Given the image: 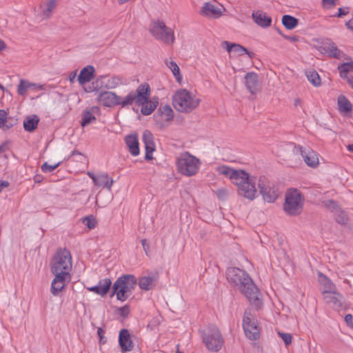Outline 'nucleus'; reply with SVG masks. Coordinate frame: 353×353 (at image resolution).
Segmentation results:
<instances>
[{
  "label": "nucleus",
  "mask_w": 353,
  "mask_h": 353,
  "mask_svg": "<svg viewBox=\"0 0 353 353\" xmlns=\"http://www.w3.org/2000/svg\"><path fill=\"white\" fill-rule=\"evenodd\" d=\"M72 268L70 252L67 249L58 250L50 263L51 272L54 276L51 283L50 292L54 296H58L70 281Z\"/></svg>",
  "instance_id": "nucleus-1"
},
{
  "label": "nucleus",
  "mask_w": 353,
  "mask_h": 353,
  "mask_svg": "<svg viewBox=\"0 0 353 353\" xmlns=\"http://www.w3.org/2000/svg\"><path fill=\"white\" fill-rule=\"evenodd\" d=\"M226 276L228 282L238 287L256 310L263 307L262 295L248 274L238 268H230Z\"/></svg>",
  "instance_id": "nucleus-2"
},
{
  "label": "nucleus",
  "mask_w": 353,
  "mask_h": 353,
  "mask_svg": "<svg viewBox=\"0 0 353 353\" xmlns=\"http://www.w3.org/2000/svg\"><path fill=\"white\" fill-rule=\"evenodd\" d=\"M217 172L225 176H229L232 183L238 186L239 194L250 200L256 197V189L254 182L250 174L243 170H233L223 165L216 168Z\"/></svg>",
  "instance_id": "nucleus-3"
},
{
  "label": "nucleus",
  "mask_w": 353,
  "mask_h": 353,
  "mask_svg": "<svg viewBox=\"0 0 353 353\" xmlns=\"http://www.w3.org/2000/svg\"><path fill=\"white\" fill-rule=\"evenodd\" d=\"M150 87L146 83L139 85L135 91L130 92V94L134 97L132 105L134 103L137 106H141V112L143 115H150L159 103L158 97L150 99Z\"/></svg>",
  "instance_id": "nucleus-4"
},
{
  "label": "nucleus",
  "mask_w": 353,
  "mask_h": 353,
  "mask_svg": "<svg viewBox=\"0 0 353 353\" xmlns=\"http://www.w3.org/2000/svg\"><path fill=\"white\" fill-rule=\"evenodd\" d=\"M137 282L136 277L132 274H124L119 277L112 285V296L115 294L119 301H126L132 294Z\"/></svg>",
  "instance_id": "nucleus-5"
},
{
  "label": "nucleus",
  "mask_w": 353,
  "mask_h": 353,
  "mask_svg": "<svg viewBox=\"0 0 353 353\" xmlns=\"http://www.w3.org/2000/svg\"><path fill=\"white\" fill-rule=\"evenodd\" d=\"M199 103V99L185 89L177 90L172 97L173 106L181 112H190Z\"/></svg>",
  "instance_id": "nucleus-6"
},
{
  "label": "nucleus",
  "mask_w": 353,
  "mask_h": 353,
  "mask_svg": "<svg viewBox=\"0 0 353 353\" xmlns=\"http://www.w3.org/2000/svg\"><path fill=\"white\" fill-rule=\"evenodd\" d=\"M304 196L297 189H290L285 194L283 209L290 216L300 214L303 208Z\"/></svg>",
  "instance_id": "nucleus-7"
},
{
  "label": "nucleus",
  "mask_w": 353,
  "mask_h": 353,
  "mask_svg": "<svg viewBox=\"0 0 353 353\" xmlns=\"http://www.w3.org/2000/svg\"><path fill=\"white\" fill-rule=\"evenodd\" d=\"M199 160L188 152L181 153L176 158L178 171L187 176L196 174L199 170Z\"/></svg>",
  "instance_id": "nucleus-8"
},
{
  "label": "nucleus",
  "mask_w": 353,
  "mask_h": 353,
  "mask_svg": "<svg viewBox=\"0 0 353 353\" xmlns=\"http://www.w3.org/2000/svg\"><path fill=\"white\" fill-rule=\"evenodd\" d=\"M134 97L129 92L125 97L117 95L115 92L111 91H104L101 92L97 101L103 106L112 108L120 105L122 108H126L132 105V101Z\"/></svg>",
  "instance_id": "nucleus-9"
},
{
  "label": "nucleus",
  "mask_w": 353,
  "mask_h": 353,
  "mask_svg": "<svg viewBox=\"0 0 353 353\" xmlns=\"http://www.w3.org/2000/svg\"><path fill=\"white\" fill-rule=\"evenodd\" d=\"M150 34L157 40L170 44L174 42V30L165 26L162 21H152L149 26Z\"/></svg>",
  "instance_id": "nucleus-10"
},
{
  "label": "nucleus",
  "mask_w": 353,
  "mask_h": 353,
  "mask_svg": "<svg viewBox=\"0 0 353 353\" xmlns=\"http://www.w3.org/2000/svg\"><path fill=\"white\" fill-rule=\"evenodd\" d=\"M203 342L206 347L212 352L219 351L224 343L223 338L219 330L215 326L209 327L202 332Z\"/></svg>",
  "instance_id": "nucleus-11"
},
{
  "label": "nucleus",
  "mask_w": 353,
  "mask_h": 353,
  "mask_svg": "<svg viewBox=\"0 0 353 353\" xmlns=\"http://www.w3.org/2000/svg\"><path fill=\"white\" fill-rule=\"evenodd\" d=\"M258 188L263 199L268 203H273L279 196V192L274 183L264 176H260L258 181Z\"/></svg>",
  "instance_id": "nucleus-12"
},
{
  "label": "nucleus",
  "mask_w": 353,
  "mask_h": 353,
  "mask_svg": "<svg viewBox=\"0 0 353 353\" xmlns=\"http://www.w3.org/2000/svg\"><path fill=\"white\" fill-rule=\"evenodd\" d=\"M243 327L246 336L250 340H256L259 337V328L256 325V321L251 314L250 310L244 312L243 319Z\"/></svg>",
  "instance_id": "nucleus-13"
},
{
  "label": "nucleus",
  "mask_w": 353,
  "mask_h": 353,
  "mask_svg": "<svg viewBox=\"0 0 353 353\" xmlns=\"http://www.w3.org/2000/svg\"><path fill=\"white\" fill-rule=\"evenodd\" d=\"M294 154H300L305 163L310 167H316L319 164L317 154L311 148H303L301 146H294Z\"/></svg>",
  "instance_id": "nucleus-14"
},
{
  "label": "nucleus",
  "mask_w": 353,
  "mask_h": 353,
  "mask_svg": "<svg viewBox=\"0 0 353 353\" xmlns=\"http://www.w3.org/2000/svg\"><path fill=\"white\" fill-rule=\"evenodd\" d=\"M323 299L326 303L334 310H340L343 305V296L336 291L324 290Z\"/></svg>",
  "instance_id": "nucleus-15"
},
{
  "label": "nucleus",
  "mask_w": 353,
  "mask_h": 353,
  "mask_svg": "<svg viewBox=\"0 0 353 353\" xmlns=\"http://www.w3.org/2000/svg\"><path fill=\"white\" fill-rule=\"evenodd\" d=\"M224 10L225 8L221 5L217 7L210 2H205L203 3L199 14L203 17L216 19L222 15Z\"/></svg>",
  "instance_id": "nucleus-16"
},
{
  "label": "nucleus",
  "mask_w": 353,
  "mask_h": 353,
  "mask_svg": "<svg viewBox=\"0 0 353 353\" xmlns=\"http://www.w3.org/2000/svg\"><path fill=\"white\" fill-rule=\"evenodd\" d=\"M119 344L121 347L122 352L132 351L134 345L131 339L130 332L126 329H122L119 332Z\"/></svg>",
  "instance_id": "nucleus-17"
},
{
  "label": "nucleus",
  "mask_w": 353,
  "mask_h": 353,
  "mask_svg": "<svg viewBox=\"0 0 353 353\" xmlns=\"http://www.w3.org/2000/svg\"><path fill=\"white\" fill-rule=\"evenodd\" d=\"M142 139L145 145V158L147 160L152 159V154L155 150V144L154 142L153 135L149 130H145L143 133Z\"/></svg>",
  "instance_id": "nucleus-18"
},
{
  "label": "nucleus",
  "mask_w": 353,
  "mask_h": 353,
  "mask_svg": "<svg viewBox=\"0 0 353 353\" xmlns=\"http://www.w3.org/2000/svg\"><path fill=\"white\" fill-rule=\"evenodd\" d=\"M45 90L44 85L31 83L26 79H21L17 87V93L21 96H26L28 90Z\"/></svg>",
  "instance_id": "nucleus-19"
},
{
  "label": "nucleus",
  "mask_w": 353,
  "mask_h": 353,
  "mask_svg": "<svg viewBox=\"0 0 353 353\" xmlns=\"http://www.w3.org/2000/svg\"><path fill=\"white\" fill-rule=\"evenodd\" d=\"M111 285V280L105 278L100 280L97 285L88 287L87 290L101 296H105L110 290Z\"/></svg>",
  "instance_id": "nucleus-20"
},
{
  "label": "nucleus",
  "mask_w": 353,
  "mask_h": 353,
  "mask_svg": "<svg viewBox=\"0 0 353 353\" xmlns=\"http://www.w3.org/2000/svg\"><path fill=\"white\" fill-rule=\"evenodd\" d=\"M245 83L248 91L254 94L258 90V75L255 72H250L245 76Z\"/></svg>",
  "instance_id": "nucleus-21"
},
{
  "label": "nucleus",
  "mask_w": 353,
  "mask_h": 353,
  "mask_svg": "<svg viewBox=\"0 0 353 353\" xmlns=\"http://www.w3.org/2000/svg\"><path fill=\"white\" fill-rule=\"evenodd\" d=\"M125 144L129 152L132 156H137L139 154V146L137 134H129L125 138Z\"/></svg>",
  "instance_id": "nucleus-22"
},
{
  "label": "nucleus",
  "mask_w": 353,
  "mask_h": 353,
  "mask_svg": "<svg viewBox=\"0 0 353 353\" xmlns=\"http://www.w3.org/2000/svg\"><path fill=\"white\" fill-rule=\"evenodd\" d=\"M94 68L92 65H87L83 68L78 77V81L80 85H83L85 83L91 81L94 77Z\"/></svg>",
  "instance_id": "nucleus-23"
},
{
  "label": "nucleus",
  "mask_w": 353,
  "mask_h": 353,
  "mask_svg": "<svg viewBox=\"0 0 353 353\" xmlns=\"http://www.w3.org/2000/svg\"><path fill=\"white\" fill-rule=\"evenodd\" d=\"M252 17L254 22L263 28L269 27L272 22L271 17L262 11L253 12Z\"/></svg>",
  "instance_id": "nucleus-24"
},
{
  "label": "nucleus",
  "mask_w": 353,
  "mask_h": 353,
  "mask_svg": "<svg viewBox=\"0 0 353 353\" xmlns=\"http://www.w3.org/2000/svg\"><path fill=\"white\" fill-rule=\"evenodd\" d=\"M100 109L97 106H93L88 110L83 112L82 116L81 125L85 126L96 121L94 114L99 113Z\"/></svg>",
  "instance_id": "nucleus-25"
},
{
  "label": "nucleus",
  "mask_w": 353,
  "mask_h": 353,
  "mask_svg": "<svg viewBox=\"0 0 353 353\" xmlns=\"http://www.w3.org/2000/svg\"><path fill=\"white\" fill-rule=\"evenodd\" d=\"M157 282V276H143L139 280V285L141 290L148 291L154 288Z\"/></svg>",
  "instance_id": "nucleus-26"
},
{
  "label": "nucleus",
  "mask_w": 353,
  "mask_h": 353,
  "mask_svg": "<svg viewBox=\"0 0 353 353\" xmlns=\"http://www.w3.org/2000/svg\"><path fill=\"white\" fill-rule=\"evenodd\" d=\"M57 0H47L41 4V15L44 19H48L52 15V12L57 7Z\"/></svg>",
  "instance_id": "nucleus-27"
},
{
  "label": "nucleus",
  "mask_w": 353,
  "mask_h": 353,
  "mask_svg": "<svg viewBox=\"0 0 353 353\" xmlns=\"http://www.w3.org/2000/svg\"><path fill=\"white\" fill-rule=\"evenodd\" d=\"M321 48L329 57L336 59L340 58L341 51L338 49L336 44L331 41H326Z\"/></svg>",
  "instance_id": "nucleus-28"
},
{
  "label": "nucleus",
  "mask_w": 353,
  "mask_h": 353,
  "mask_svg": "<svg viewBox=\"0 0 353 353\" xmlns=\"http://www.w3.org/2000/svg\"><path fill=\"white\" fill-rule=\"evenodd\" d=\"M39 119L37 115H32L25 119L23 121V127L25 130L28 132H32L38 125Z\"/></svg>",
  "instance_id": "nucleus-29"
},
{
  "label": "nucleus",
  "mask_w": 353,
  "mask_h": 353,
  "mask_svg": "<svg viewBox=\"0 0 353 353\" xmlns=\"http://www.w3.org/2000/svg\"><path fill=\"white\" fill-rule=\"evenodd\" d=\"M335 221L341 225H345L349 221V216L347 212L342 208L333 215Z\"/></svg>",
  "instance_id": "nucleus-30"
},
{
  "label": "nucleus",
  "mask_w": 353,
  "mask_h": 353,
  "mask_svg": "<svg viewBox=\"0 0 353 353\" xmlns=\"http://www.w3.org/2000/svg\"><path fill=\"white\" fill-rule=\"evenodd\" d=\"M337 101L340 112H350L352 111V104L345 96H339Z\"/></svg>",
  "instance_id": "nucleus-31"
},
{
  "label": "nucleus",
  "mask_w": 353,
  "mask_h": 353,
  "mask_svg": "<svg viewBox=\"0 0 353 353\" xmlns=\"http://www.w3.org/2000/svg\"><path fill=\"white\" fill-rule=\"evenodd\" d=\"M283 25L288 30L295 28L298 25V19L290 15L285 14L282 18Z\"/></svg>",
  "instance_id": "nucleus-32"
},
{
  "label": "nucleus",
  "mask_w": 353,
  "mask_h": 353,
  "mask_svg": "<svg viewBox=\"0 0 353 353\" xmlns=\"http://www.w3.org/2000/svg\"><path fill=\"white\" fill-rule=\"evenodd\" d=\"M122 83V79L117 76L109 77L105 83L104 87L108 90L114 89Z\"/></svg>",
  "instance_id": "nucleus-33"
},
{
  "label": "nucleus",
  "mask_w": 353,
  "mask_h": 353,
  "mask_svg": "<svg viewBox=\"0 0 353 353\" xmlns=\"http://www.w3.org/2000/svg\"><path fill=\"white\" fill-rule=\"evenodd\" d=\"M165 64L167 65L168 68L171 70V71L173 73V75L175 77L177 81H179L181 79V77L180 75L179 68L176 63L172 60L166 59L165 61Z\"/></svg>",
  "instance_id": "nucleus-34"
},
{
  "label": "nucleus",
  "mask_w": 353,
  "mask_h": 353,
  "mask_svg": "<svg viewBox=\"0 0 353 353\" xmlns=\"http://www.w3.org/2000/svg\"><path fill=\"white\" fill-rule=\"evenodd\" d=\"M159 110L161 111V115L164 121H170L173 119L174 112L170 105H165L160 108Z\"/></svg>",
  "instance_id": "nucleus-35"
},
{
  "label": "nucleus",
  "mask_w": 353,
  "mask_h": 353,
  "mask_svg": "<svg viewBox=\"0 0 353 353\" xmlns=\"http://www.w3.org/2000/svg\"><path fill=\"white\" fill-rule=\"evenodd\" d=\"M338 69L341 78L348 77H350L348 72L353 71V61L343 63L338 67Z\"/></svg>",
  "instance_id": "nucleus-36"
},
{
  "label": "nucleus",
  "mask_w": 353,
  "mask_h": 353,
  "mask_svg": "<svg viewBox=\"0 0 353 353\" xmlns=\"http://www.w3.org/2000/svg\"><path fill=\"white\" fill-rule=\"evenodd\" d=\"M322 204L326 209L330 211L333 215L336 211H339L341 208L338 202L332 199L323 201Z\"/></svg>",
  "instance_id": "nucleus-37"
},
{
  "label": "nucleus",
  "mask_w": 353,
  "mask_h": 353,
  "mask_svg": "<svg viewBox=\"0 0 353 353\" xmlns=\"http://www.w3.org/2000/svg\"><path fill=\"white\" fill-rule=\"evenodd\" d=\"M306 77L310 82L314 86L321 85V79L319 74L315 70L306 72Z\"/></svg>",
  "instance_id": "nucleus-38"
},
{
  "label": "nucleus",
  "mask_w": 353,
  "mask_h": 353,
  "mask_svg": "<svg viewBox=\"0 0 353 353\" xmlns=\"http://www.w3.org/2000/svg\"><path fill=\"white\" fill-rule=\"evenodd\" d=\"M12 125H8L7 121V112L4 110H0V128L3 130H8Z\"/></svg>",
  "instance_id": "nucleus-39"
},
{
  "label": "nucleus",
  "mask_w": 353,
  "mask_h": 353,
  "mask_svg": "<svg viewBox=\"0 0 353 353\" xmlns=\"http://www.w3.org/2000/svg\"><path fill=\"white\" fill-rule=\"evenodd\" d=\"M238 55H242L243 54H247L250 58L252 56V53L248 51L246 48L243 47L239 44L234 43L233 46V52Z\"/></svg>",
  "instance_id": "nucleus-40"
},
{
  "label": "nucleus",
  "mask_w": 353,
  "mask_h": 353,
  "mask_svg": "<svg viewBox=\"0 0 353 353\" xmlns=\"http://www.w3.org/2000/svg\"><path fill=\"white\" fill-rule=\"evenodd\" d=\"M59 164H60V163L59 162L54 165H50L47 162H46L41 165V169L42 172H46V173L52 172L59 165Z\"/></svg>",
  "instance_id": "nucleus-41"
},
{
  "label": "nucleus",
  "mask_w": 353,
  "mask_h": 353,
  "mask_svg": "<svg viewBox=\"0 0 353 353\" xmlns=\"http://www.w3.org/2000/svg\"><path fill=\"white\" fill-rule=\"evenodd\" d=\"M83 223L89 228L94 229L96 227L97 221L93 216L85 217Z\"/></svg>",
  "instance_id": "nucleus-42"
},
{
  "label": "nucleus",
  "mask_w": 353,
  "mask_h": 353,
  "mask_svg": "<svg viewBox=\"0 0 353 353\" xmlns=\"http://www.w3.org/2000/svg\"><path fill=\"white\" fill-rule=\"evenodd\" d=\"M278 334L283 339L286 346L292 343V336L291 334L279 332Z\"/></svg>",
  "instance_id": "nucleus-43"
},
{
  "label": "nucleus",
  "mask_w": 353,
  "mask_h": 353,
  "mask_svg": "<svg viewBox=\"0 0 353 353\" xmlns=\"http://www.w3.org/2000/svg\"><path fill=\"white\" fill-rule=\"evenodd\" d=\"M117 313L123 318H126L130 314V307L128 305H125L123 307L117 309Z\"/></svg>",
  "instance_id": "nucleus-44"
},
{
  "label": "nucleus",
  "mask_w": 353,
  "mask_h": 353,
  "mask_svg": "<svg viewBox=\"0 0 353 353\" xmlns=\"http://www.w3.org/2000/svg\"><path fill=\"white\" fill-rule=\"evenodd\" d=\"M108 175L107 174H102L97 176V181H95V185L97 186H104L105 182L108 181Z\"/></svg>",
  "instance_id": "nucleus-45"
},
{
  "label": "nucleus",
  "mask_w": 353,
  "mask_h": 353,
  "mask_svg": "<svg viewBox=\"0 0 353 353\" xmlns=\"http://www.w3.org/2000/svg\"><path fill=\"white\" fill-rule=\"evenodd\" d=\"M323 284L325 287L326 288L325 290L328 291H334L335 285L331 281L330 279H329L327 277L324 276L323 280Z\"/></svg>",
  "instance_id": "nucleus-46"
},
{
  "label": "nucleus",
  "mask_w": 353,
  "mask_h": 353,
  "mask_svg": "<svg viewBox=\"0 0 353 353\" xmlns=\"http://www.w3.org/2000/svg\"><path fill=\"white\" fill-rule=\"evenodd\" d=\"M97 334L99 337L100 343L104 344L106 342V339L104 338L105 331L101 327H99L97 330Z\"/></svg>",
  "instance_id": "nucleus-47"
},
{
  "label": "nucleus",
  "mask_w": 353,
  "mask_h": 353,
  "mask_svg": "<svg viewBox=\"0 0 353 353\" xmlns=\"http://www.w3.org/2000/svg\"><path fill=\"white\" fill-rule=\"evenodd\" d=\"M283 36L284 38H285L286 39H288L290 41L293 42V43L299 41V37L296 36V35H292V36L283 35Z\"/></svg>",
  "instance_id": "nucleus-48"
},
{
  "label": "nucleus",
  "mask_w": 353,
  "mask_h": 353,
  "mask_svg": "<svg viewBox=\"0 0 353 353\" xmlns=\"http://www.w3.org/2000/svg\"><path fill=\"white\" fill-rule=\"evenodd\" d=\"M141 244H142L143 248L145 254H148V250L150 248V245L148 243L147 240L146 239H142L141 240Z\"/></svg>",
  "instance_id": "nucleus-49"
},
{
  "label": "nucleus",
  "mask_w": 353,
  "mask_h": 353,
  "mask_svg": "<svg viewBox=\"0 0 353 353\" xmlns=\"http://www.w3.org/2000/svg\"><path fill=\"white\" fill-rule=\"evenodd\" d=\"M345 321L347 325H352L353 324V316L352 314H348L345 316Z\"/></svg>",
  "instance_id": "nucleus-50"
},
{
  "label": "nucleus",
  "mask_w": 353,
  "mask_h": 353,
  "mask_svg": "<svg viewBox=\"0 0 353 353\" xmlns=\"http://www.w3.org/2000/svg\"><path fill=\"white\" fill-rule=\"evenodd\" d=\"M348 13L347 8H340L339 9V13L336 15L338 17H341Z\"/></svg>",
  "instance_id": "nucleus-51"
},
{
  "label": "nucleus",
  "mask_w": 353,
  "mask_h": 353,
  "mask_svg": "<svg viewBox=\"0 0 353 353\" xmlns=\"http://www.w3.org/2000/svg\"><path fill=\"white\" fill-rule=\"evenodd\" d=\"M224 45L226 46V50L229 52H233V46L234 43H230L229 41H224Z\"/></svg>",
  "instance_id": "nucleus-52"
},
{
  "label": "nucleus",
  "mask_w": 353,
  "mask_h": 353,
  "mask_svg": "<svg viewBox=\"0 0 353 353\" xmlns=\"http://www.w3.org/2000/svg\"><path fill=\"white\" fill-rule=\"evenodd\" d=\"M337 0H322L324 6H334L336 3Z\"/></svg>",
  "instance_id": "nucleus-53"
},
{
  "label": "nucleus",
  "mask_w": 353,
  "mask_h": 353,
  "mask_svg": "<svg viewBox=\"0 0 353 353\" xmlns=\"http://www.w3.org/2000/svg\"><path fill=\"white\" fill-rule=\"evenodd\" d=\"M113 183H114L113 179H110L108 177V181L105 182V183L103 187H105L108 190H111V187H112Z\"/></svg>",
  "instance_id": "nucleus-54"
},
{
  "label": "nucleus",
  "mask_w": 353,
  "mask_h": 353,
  "mask_svg": "<svg viewBox=\"0 0 353 353\" xmlns=\"http://www.w3.org/2000/svg\"><path fill=\"white\" fill-rule=\"evenodd\" d=\"M343 79H346L347 83L353 89V76L348 77H344Z\"/></svg>",
  "instance_id": "nucleus-55"
},
{
  "label": "nucleus",
  "mask_w": 353,
  "mask_h": 353,
  "mask_svg": "<svg viewBox=\"0 0 353 353\" xmlns=\"http://www.w3.org/2000/svg\"><path fill=\"white\" fill-rule=\"evenodd\" d=\"M8 185H9V183L8 181H0V192H1L3 188H7L8 186Z\"/></svg>",
  "instance_id": "nucleus-56"
},
{
  "label": "nucleus",
  "mask_w": 353,
  "mask_h": 353,
  "mask_svg": "<svg viewBox=\"0 0 353 353\" xmlns=\"http://www.w3.org/2000/svg\"><path fill=\"white\" fill-rule=\"evenodd\" d=\"M76 71L70 73V74L69 75V80L71 83H73L75 78H76Z\"/></svg>",
  "instance_id": "nucleus-57"
},
{
  "label": "nucleus",
  "mask_w": 353,
  "mask_h": 353,
  "mask_svg": "<svg viewBox=\"0 0 353 353\" xmlns=\"http://www.w3.org/2000/svg\"><path fill=\"white\" fill-rule=\"evenodd\" d=\"M346 26L347 27V28L353 31V19L350 20L348 22H347Z\"/></svg>",
  "instance_id": "nucleus-58"
},
{
  "label": "nucleus",
  "mask_w": 353,
  "mask_h": 353,
  "mask_svg": "<svg viewBox=\"0 0 353 353\" xmlns=\"http://www.w3.org/2000/svg\"><path fill=\"white\" fill-rule=\"evenodd\" d=\"M88 175L92 179L94 184H95V181H97V176H96L93 173L88 172Z\"/></svg>",
  "instance_id": "nucleus-59"
},
{
  "label": "nucleus",
  "mask_w": 353,
  "mask_h": 353,
  "mask_svg": "<svg viewBox=\"0 0 353 353\" xmlns=\"http://www.w3.org/2000/svg\"><path fill=\"white\" fill-rule=\"evenodd\" d=\"M301 105V100L300 99H296L294 100V105L297 107Z\"/></svg>",
  "instance_id": "nucleus-60"
},
{
  "label": "nucleus",
  "mask_w": 353,
  "mask_h": 353,
  "mask_svg": "<svg viewBox=\"0 0 353 353\" xmlns=\"http://www.w3.org/2000/svg\"><path fill=\"white\" fill-rule=\"evenodd\" d=\"M4 48H5V43H4L3 41L0 39V50H2Z\"/></svg>",
  "instance_id": "nucleus-61"
},
{
  "label": "nucleus",
  "mask_w": 353,
  "mask_h": 353,
  "mask_svg": "<svg viewBox=\"0 0 353 353\" xmlns=\"http://www.w3.org/2000/svg\"><path fill=\"white\" fill-rule=\"evenodd\" d=\"M347 148L349 151L353 152V143L348 145Z\"/></svg>",
  "instance_id": "nucleus-62"
},
{
  "label": "nucleus",
  "mask_w": 353,
  "mask_h": 353,
  "mask_svg": "<svg viewBox=\"0 0 353 353\" xmlns=\"http://www.w3.org/2000/svg\"><path fill=\"white\" fill-rule=\"evenodd\" d=\"M225 194V192L224 190L219 191V195L220 196L224 195Z\"/></svg>",
  "instance_id": "nucleus-63"
},
{
  "label": "nucleus",
  "mask_w": 353,
  "mask_h": 353,
  "mask_svg": "<svg viewBox=\"0 0 353 353\" xmlns=\"http://www.w3.org/2000/svg\"><path fill=\"white\" fill-rule=\"evenodd\" d=\"M4 148H5L4 145H0V153L4 151Z\"/></svg>",
  "instance_id": "nucleus-64"
}]
</instances>
